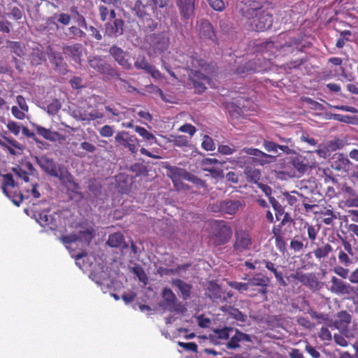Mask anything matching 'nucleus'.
<instances>
[{
    "label": "nucleus",
    "mask_w": 358,
    "mask_h": 358,
    "mask_svg": "<svg viewBox=\"0 0 358 358\" xmlns=\"http://www.w3.org/2000/svg\"><path fill=\"white\" fill-rule=\"evenodd\" d=\"M245 20V24L250 30L264 31L273 24L272 14L264 10L261 3L256 1H248L241 8Z\"/></svg>",
    "instance_id": "f257e3e1"
},
{
    "label": "nucleus",
    "mask_w": 358,
    "mask_h": 358,
    "mask_svg": "<svg viewBox=\"0 0 358 358\" xmlns=\"http://www.w3.org/2000/svg\"><path fill=\"white\" fill-rule=\"evenodd\" d=\"M36 163L47 174L59 178L62 182H73V176L64 165L58 164L46 156L36 157Z\"/></svg>",
    "instance_id": "f03ea898"
},
{
    "label": "nucleus",
    "mask_w": 358,
    "mask_h": 358,
    "mask_svg": "<svg viewBox=\"0 0 358 358\" xmlns=\"http://www.w3.org/2000/svg\"><path fill=\"white\" fill-rule=\"evenodd\" d=\"M89 66L107 78H119L120 73L101 55H90L87 57Z\"/></svg>",
    "instance_id": "7ed1b4c3"
},
{
    "label": "nucleus",
    "mask_w": 358,
    "mask_h": 358,
    "mask_svg": "<svg viewBox=\"0 0 358 358\" xmlns=\"http://www.w3.org/2000/svg\"><path fill=\"white\" fill-rule=\"evenodd\" d=\"M162 300L159 306L164 310L176 314L183 315L187 311L185 306L178 299L176 295L169 287H164L162 292Z\"/></svg>",
    "instance_id": "20e7f679"
},
{
    "label": "nucleus",
    "mask_w": 358,
    "mask_h": 358,
    "mask_svg": "<svg viewBox=\"0 0 358 358\" xmlns=\"http://www.w3.org/2000/svg\"><path fill=\"white\" fill-rule=\"evenodd\" d=\"M335 317L336 319L334 322V327L337 329L341 334L345 335V338H355L357 332L355 326L350 327L352 322L351 315L346 310H341L338 312Z\"/></svg>",
    "instance_id": "39448f33"
},
{
    "label": "nucleus",
    "mask_w": 358,
    "mask_h": 358,
    "mask_svg": "<svg viewBox=\"0 0 358 358\" xmlns=\"http://www.w3.org/2000/svg\"><path fill=\"white\" fill-rule=\"evenodd\" d=\"M115 141L117 145L122 146L132 154L136 153L138 150V139L135 135H131L127 131H118L115 136Z\"/></svg>",
    "instance_id": "423d86ee"
},
{
    "label": "nucleus",
    "mask_w": 358,
    "mask_h": 358,
    "mask_svg": "<svg viewBox=\"0 0 358 358\" xmlns=\"http://www.w3.org/2000/svg\"><path fill=\"white\" fill-rule=\"evenodd\" d=\"M146 41L153 51L159 53L167 50L169 44V38L165 32L149 34Z\"/></svg>",
    "instance_id": "0eeeda50"
},
{
    "label": "nucleus",
    "mask_w": 358,
    "mask_h": 358,
    "mask_svg": "<svg viewBox=\"0 0 358 358\" xmlns=\"http://www.w3.org/2000/svg\"><path fill=\"white\" fill-rule=\"evenodd\" d=\"M213 235L217 245H224L231 238L232 230L224 221H220L216 224Z\"/></svg>",
    "instance_id": "6e6552de"
},
{
    "label": "nucleus",
    "mask_w": 358,
    "mask_h": 358,
    "mask_svg": "<svg viewBox=\"0 0 358 358\" xmlns=\"http://www.w3.org/2000/svg\"><path fill=\"white\" fill-rule=\"evenodd\" d=\"M243 206L238 200H224L212 206L213 212H221L229 215H234Z\"/></svg>",
    "instance_id": "1a4fd4ad"
},
{
    "label": "nucleus",
    "mask_w": 358,
    "mask_h": 358,
    "mask_svg": "<svg viewBox=\"0 0 358 358\" xmlns=\"http://www.w3.org/2000/svg\"><path fill=\"white\" fill-rule=\"evenodd\" d=\"M124 22L121 18H112L104 24V34L110 38H117L124 33Z\"/></svg>",
    "instance_id": "9d476101"
},
{
    "label": "nucleus",
    "mask_w": 358,
    "mask_h": 358,
    "mask_svg": "<svg viewBox=\"0 0 358 358\" xmlns=\"http://www.w3.org/2000/svg\"><path fill=\"white\" fill-rule=\"evenodd\" d=\"M234 250L236 252H242L248 250L252 245L251 238L248 231L238 230L235 232Z\"/></svg>",
    "instance_id": "9b49d317"
},
{
    "label": "nucleus",
    "mask_w": 358,
    "mask_h": 358,
    "mask_svg": "<svg viewBox=\"0 0 358 358\" xmlns=\"http://www.w3.org/2000/svg\"><path fill=\"white\" fill-rule=\"evenodd\" d=\"M197 1L198 0H176V6L182 20L187 21L193 16Z\"/></svg>",
    "instance_id": "f8f14e48"
},
{
    "label": "nucleus",
    "mask_w": 358,
    "mask_h": 358,
    "mask_svg": "<svg viewBox=\"0 0 358 358\" xmlns=\"http://www.w3.org/2000/svg\"><path fill=\"white\" fill-rule=\"evenodd\" d=\"M250 288L252 287H259L258 293L266 296L268 287L270 284L269 278L262 273H257L248 279Z\"/></svg>",
    "instance_id": "ddd939ff"
},
{
    "label": "nucleus",
    "mask_w": 358,
    "mask_h": 358,
    "mask_svg": "<svg viewBox=\"0 0 358 358\" xmlns=\"http://www.w3.org/2000/svg\"><path fill=\"white\" fill-rule=\"evenodd\" d=\"M196 29L201 39L203 41L210 40L212 41L215 40V31L209 21L204 19L198 20Z\"/></svg>",
    "instance_id": "4468645a"
},
{
    "label": "nucleus",
    "mask_w": 358,
    "mask_h": 358,
    "mask_svg": "<svg viewBox=\"0 0 358 358\" xmlns=\"http://www.w3.org/2000/svg\"><path fill=\"white\" fill-rule=\"evenodd\" d=\"M288 160V162L294 167L295 170L294 176L296 177L303 176L310 167L308 159L300 155L290 157Z\"/></svg>",
    "instance_id": "2eb2a0df"
},
{
    "label": "nucleus",
    "mask_w": 358,
    "mask_h": 358,
    "mask_svg": "<svg viewBox=\"0 0 358 358\" xmlns=\"http://www.w3.org/2000/svg\"><path fill=\"white\" fill-rule=\"evenodd\" d=\"M34 217L41 227H47L51 230H55L57 227L55 215L50 213L49 211L43 210L41 212H36Z\"/></svg>",
    "instance_id": "dca6fc26"
},
{
    "label": "nucleus",
    "mask_w": 358,
    "mask_h": 358,
    "mask_svg": "<svg viewBox=\"0 0 358 358\" xmlns=\"http://www.w3.org/2000/svg\"><path fill=\"white\" fill-rule=\"evenodd\" d=\"M189 76L196 92H203L206 89V85L209 83L208 77L200 71H192Z\"/></svg>",
    "instance_id": "f3484780"
},
{
    "label": "nucleus",
    "mask_w": 358,
    "mask_h": 358,
    "mask_svg": "<svg viewBox=\"0 0 358 358\" xmlns=\"http://www.w3.org/2000/svg\"><path fill=\"white\" fill-rule=\"evenodd\" d=\"M331 283L330 290L333 293L348 295L355 292L354 287L335 276L331 277Z\"/></svg>",
    "instance_id": "a211bd4d"
},
{
    "label": "nucleus",
    "mask_w": 358,
    "mask_h": 358,
    "mask_svg": "<svg viewBox=\"0 0 358 358\" xmlns=\"http://www.w3.org/2000/svg\"><path fill=\"white\" fill-rule=\"evenodd\" d=\"M230 340L226 343L228 349H236L240 347L239 343L252 342V337L249 334H244L238 329H234V333L230 336Z\"/></svg>",
    "instance_id": "6ab92c4d"
},
{
    "label": "nucleus",
    "mask_w": 358,
    "mask_h": 358,
    "mask_svg": "<svg viewBox=\"0 0 358 358\" xmlns=\"http://www.w3.org/2000/svg\"><path fill=\"white\" fill-rule=\"evenodd\" d=\"M350 165V161L343 154L336 153L331 158V166L336 171L347 172Z\"/></svg>",
    "instance_id": "aec40b11"
},
{
    "label": "nucleus",
    "mask_w": 358,
    "mask_h": 358,
    "mask_svg": "<svg viewBox=\"0 0 358 358\" xmlns=\"http://www.w3.org/2000/svg\"><path fill=\"white\" fill-rule=\"evenodd\" d=\"M63 54L71 58L73 61L80 64L83 55V45L76 43L71 45H66L62 48Z\"/></svg>",
    "instance_id": "412c9836"
},
{
    "label": "nucleus",
    "mask_w": 358,
    "mask_h": 358,
    "mask_svg": "<svg viewBox=\"0 0 358 358\" xmlns=\"http://www.w3.org/2000/svg\"><path fill=\"white\" fill-rule=\"evenodd\" d=\"M50 63L55 66V70L62 74H66L67 72V64L61 52L50 50L48 52Z\"/></svg>",
    "instance_id": "4be33fe9"
},
{
    "label": "nucleus",
    "mask_w": 358,
    "mask_h": 358,
    "mask_svg": "<svg viewBox=\"0 0 358 358\" xmlns=\"http://www.w3.org/2000/svg\"><path fill=\"white\" fill-rule=\"evenodd\" d=\"M155 9L152 0H145V2L141 0H137L134 4L133 10L138 17H143L149 15L150 11L155 13Z\"/></svg>",
    "instance_id": "5701e85b"
},
{
    "label": "nucleus",
    "mask_w": 358,
    "mask_h": 358,
    "mask_svg": "<svg viewBox=\"0 0 358 358\" xmlns=\"http://www.w3.org/2000/svg\"><path fill=\"white\" fill-rule=\"evenodd\" d=\"M110 55L114 59L125 69H131L132 68L131 64L125 58L126 52L117 45H113L108 50Z\"/></svg>",
    "instance_id": "b1692460"
},
{
    "label": "nucleus",
    "mask_w": 358,
    "mask_h": 358,
    "mask_svg": "<svg viewBox=\"0 0 358 358\" xmlns=\"http://www.w3.org/2000/svg\"><path fill=\"white\" fill-rule=\"evenodd\" d=\"M134 66L137 69H142L150 73L153 78H158L161 77L160 72L152 64H150L145 57L139 56L135 63Z\"/></svg>",
    "instance_id": "393cba45"
},
{
    "label": "nucleus",
    "mask_w": 358,
    "mask_h": 358,
    "mask_svg": "<svg viewBox=\"0 0 358 358\" xmlns=\"http://www.w3.org/2000/svg\"><path fill=\"white\" fill-rule=\"evenodd\" d=\"M341 192L345 195L346 206L358 208V195L352 187L344 184L341 187Z\"/></svg>",
    "instance_id": "a878e982"
},
{
    "label": "nucleus",
    "mask_w": 358,
    "mask_h": 358,
    "mask_svg": "<svg viewBox=\"0 0 358 358\" xmlns=\"http://www.w3.org/2000/svg\"><path fill=\"white\" fill-rule=\"evenodd\" d=\"M167 176L172 180L173 184L176 185L177 182L181 179L187 180L189 172L185 169L177 167L168 166H166Z\"/></svg>",
    "instance_id": "bb28decb"
},
{
    "label": "nucleus",
    "mask_w": 358,
    "mask_h": 358,
    "mask_svg": "<svg viewBox=\"0 0 358 358\" xmlns=\"http://www.w3.org/2000/svg\"><path fill=\"white\" fill-rule=\"evenodd\" d=\"M6 9L8 10L6 15L15 20L22 19L24 15V6L15 1L8 3Z\"/></svg>",
    "instance_id": "cd10ccee"
},
{
    "label": "nucleus",
    "mask_w": 358,
    "mask_h": 358,
    "mask_svg": "<svg viewBox=\"0 0 358 358\" xmlns=\"http://www.w3.org/2000/svg\"><path fill=\"white\" fill-rule=\"evenodd\" d=\"M208 296L213 301H225L231 295L226 296L222 289L216 284L210 282L208 287Z\"/></svg>",
    "instance_id": "c85d7f7f"
},
{
    "label": "nucleus",
    "mask_w": 358,
    "mask_h": 358,
    "mask_svg": "<svg viewBox=\"0 0 358 358\" xmlns=\"http://www.w3.org/2000/svg\"><path fill=\"white\" fill-rule=\"evenodd\" d=\"M171 284L177 287L180 293L183 300L186 301L191 297L192 286L180 279H173Z\"/></svg>",
    "instance_id": "c756f323"
},
{
    "label": "nucleus",
    "mask_w": 358,
    "mask_h": 358,
    "mask_svg": "<svg viewBox=\"0 0 358 358\" xmlns=\"http://www.w3.org/2000/svg\"><path fill=\"white\" fill-rule=\"evenodd\" d=\"M299 282L310 289H317L319 286V281L313 273L301 271Z\"/></svg>",
    "instance_id": "7c9ffc66"
},
{
    "label": "nucleus",
    "mask_w": 358,
    "mask_h": 358,
    "mask_svg": "<svg viewBox=\"0 0 358 358\" xmlns=\"http://www.w3.org/2000/svg\"><path fill=\"white\" fill-rule=\"evenodd\" d=\"M6 48L9 49L12 53H14L20 57H24L27 54L25 44L20 41H6Z\"/></svg>",
    "instance_id": "2f4dec72"
},
{
    "label": "nucleus",
    "mask_w": 358,
    "mask_h": 358,
    "mask_svg": "<svg viewBox=\"0 0 358 358\" xmlns=\"http://www.w3.org/2000/svg\"><path fill=\"white\" fill-rule=\"evenodd\" d=\"M332 251L333 248L329 243H323L321 245H317L316 248L313 250V253L317 260L322 261L327 258Z\"/></svg>",
    "instance_id": "473e14b6"
},
{
    "label": "nucleus",
    "mask_w": 358,
    "mask_h": 358,
    "mask_svg": "<svg viewBox=\"0 0 358 358\" xmlns=\"http://www.w3.org/2000/svg\"><path fill=\"white\" fill-rule=\"evenodd\" d=\"M29 61L32 66L41 65L45 61V57L43 51L40 48H33L32 52L29 55Z\"/></svg>",
    "instance_id": "72a5a7b5"
},
{
    "label": "nucleus",
    "mask_w": 358,
    "mask_h": 358,
    "mask_svg": "<svg viewBox=\"0 0 358 358\" xmlns=\"http://www.w3.org/2000/svg\"><path fill=\"white\" fill-rule=\"evenodd\" d=\"M301 42L297 38H291L289 41H286L285 44L280 45V50L284 53H292L295 50H300Z\"/></svg>",
    "instance_id": "f704fd0d"
},
{
    "label": "nucleus",
    "mask_w": 358,
    "mask_h": 358,
    "mask_svg": "<svg viewBox=\"0 0 358 358\" xmlns=\"http://www.w3.org/2000/svg\"><path fill=\"white\" fill-rule=\"evenodd\" d=\"M107 244L111 248H122L125 246L123 235L121 233L110 234L107 241Z\"/></svg>",
    "instance_id": "c9c22d12"
},
{
    "label": "nucleus",
    "mask_w": 358,
    "mask_h": 358,
    "mask_svg": "<svg viewBox=\"0 0 358 358\" xmlns=\"http://www.w3.org/2000/svg\"><path fill=\"white\" fill-rule=\"evenodd\" d=\"M33 126L36 129L37 133L47 140L52 141H55L56 137L59 136L57 132L52 131L50 129H45L40 125L33 124Z\"/></svg>",
    "instance_id": "e433bc0d"
},
{
    "label": "nucleus",
    "mask_w": 358,
    "mask_h": 358,
    "mask_svg": "<svg viewBox=\"0 0 358 358\" xmlns=\"http://www.w3.org/2000/svg\"><path fill=\"white\" fill-rule=\"evenodd\" d=\"M245 154L248 155H252L259 157H264V158H271L273 160H275V157L266 154L262 150L253 148H244L243 150H241V155Z\"/></svg>",
    "instance_id": "4c0bfd02"
},
{
    "label": "nucleus",
    "mask_w": 358,
    "mask_h": 358,
    "mask_svg": "<svg viewBox=\"0 0 358 358\" xmlns=\"http://www.w3.org/2000/svg\"><path fill=\"white\" fill-rule=\"evenodd\" d=\"M3 192L5 194L6 196H10V191L8 189V187H15V182L13 180V176L10 173H7L3 175Z\"/></svg>",
    "instance_id": "58836bf2"
},
{
    "label": "nucleus",
    "mask_w": 358,
    "mask_h": 358,
    "mask_svg": "<svg viewBox=\"0 0 358 358\" xmlns=\"http://www.w3.org/2000/svg\"><path fill=\"white\" fill-rule=\"evenodd\" d=\"M261 50L263 53H268V55H275L277 52L281 51L280 45H276L273 41H266L261 45Z\"/></svg>",
    "instance_id": "ea45409f"
},
{
    "label": "nucleus",
    "mask_w": 358,
    "mask_h": 358,
    "mask_svg": "<svg viewBox=\"0 0 358 358\" xmlns=\"http://www.w3.org/2000/svg\"><path fill=\"white\" fill-rule=\"evenodd\" d=\"M99 13L101 21L104 22L107 20H112L116 17V13L114 9L109 10L105 6H99Z\"/></svg>",
    "instance_id": "a19ab883"
},
{
    "label": "nucleus",
    "mask_w": 358,
    "mask_h": 358,
    "mask_svg": "<svg viewBox=\"0 0 358 358\" xmlns=\"http://www.w3.org/2000/svg\"><path fill=\"white\" fill-rule=\"evenodd\" d=\"M189 139L190 138L183 135H171L169 141L173 143L175 146L183 147L188 145Z\"/></svg>",
    "instance_id": "79ce46f5"
},
{
    "label": "nucleus",
    "mask_w": 358,
    "mask_h": 358,
    "mask_svg": "<svg viewBox=\"0 0 358 358\" xmlns=\"http://www.w3.org/2000/svg\"><path fill=\"white\" fill-rule=\"evenodd\" d=\"M135 131L145 141H148L150 145H152L153 143H157L156 137L152 134L147 131L145 128L136 126L135 127Z\"/></svg>",
    "instance_id": "37998d69"
},
{
    "label": "nucleus",
    "mask_w": 358,
    "mask_h": 358,
    "mask_svg": "<svg viewBox=\"0 0 358 358\" xmlns=\"http://www.w3.org/2000/svg\"><path fill=\"white\" fill-rule=\"evenodd\" d=\"M66 36L69 38H81L86 36V34L84 31L80 29L79 27L71 26L68 28V33H66Z\"/></svg>",
    "instance_id": "c03bdc74"
},
{
    "label": "nucleus",
    "mask_w": 358,
    "mask_h": 358,
    "mask_svg": "<svg viewBox=\"0 0 358 358\" xmlns=\"http://www.w3.org/2000/svg\"><path fill=\"white\" fill-rule=\"evenodd\" d=\"M234 333V329L231 327H225L223 329H216L214 330L215 336L222 340H227L230 338L231 334Z\"/></svg>",
    "instance_id": "a18cd8bd"
},
{
    "label": "nucleus",
    "mask_w": 358,
    "mask_h": 358,
    "mask_svg": "<svg viewBox=\"0 0 358 358\" xmlns=\"http://www.w3.org/2000/svg\"><path fill=\"white\" fill-rule=\"evenodd\" d=\"M321 215L324 217L322 222L327 225H332L337 215L330 209H326L321 212Z\"/></svg>",
    "instance_id": "49530a36"
},
{
    "label": "nucleus",
    "mask_w": 358,
    "mask_h": 358,
    "mask_svg": "<svg viewBox=\"0 0 358 358\" xmlns=\"http://www.w3.org/2000/svg\"><path fill=\"white\" fill-rule=\"evenodd\" d=\"M90 277L99 285H103L108 281V274L101 271L100 274L95 272L91 273Z\"/></svg>",
    "instance_id": "de8ad7c7"
},
{
    "label": "nucleus",
    "mask_w": 358,
    "mask_h": 358,
    "mask_svg": "<svg viewBox=\"0 0 358 358\" xmlns=\"http://www.w3.org/2000/svg\"><path fill=\"white\" fill-rule=\"evenodd\" d=\"M77 236L78 237V241L85 242L87 244L90 243L94 236L92 231L89 229L79 231Z\"/></svg>",
    "instance_id": "09e8293b"
},
{
    "label": "nucleus",
    "mask_w": 358,
    "mask_h": 358,
    "mask_svg": "<svg viewBox=\"0 0 358 358\" xmlns=\"http://www.w3.org/2000/svg\"><path fill=\"white\" fill-rule=\"evenodd\" d=\"M228 285L231 288H234L240 292H243L248 291L250 289L248 282H236V281H230V282H228Z\"/></svg>",
    "instance_id": "8fccbe9b"
},
{
    "label": "nucleus",
    "mask_w": 358,
    "mask_h": 358,
    "mask_svg": "<svg viewBox=\"0 0 358 358\" xmlns=\"http://www.w3.org/2000/svg\"><path fill=\"white\" fill-rule=\"evenodd\" d=\"M331 117L334 120L348 124H353L355 120L354 117L341 114H333Z\"/></svg>",
    "instance_id": "3c124183"
},
{
    "label": "nucleus",
    "mask_w": 358,
    "mask_h": 358,
    "mask_svg": "<svg viewBox=\"0 0 358 358\" xmlns=\"http://www.w3.org/2000/svg\"><path fill=\"white\" fill-rule=\"evenodd\" d=\"M132 273L135 274L141 282H145L148 278L146 274L141 266H135L131 268Z\"/></svg>",
    "instance_id": "603ef678"
},
{
    "label": "nucleus",
    "mask_w": 358,
    "mask_h": 358,
    "mask_svg": "<svg viewBox=\"0 0 358 358\" xmlns=\"http://www.w3.org/2000/svg\"><path fill=\"white\" fill-rule=\"evenodd\" d=\"M351 35V31L349 30H345L341 32L340 38L336 42V47L341 48L345 44V42L348 41V37Z\"/></svg>",
    "instance_id": "864d4df0"
},
{
    "label": "nucleus",
    "mask_w": 358,
    "mask_h": 358,
    "mask_svg": "<svg viewBox=\"0 0 358 358\" xmlns=\"http://www.w3.org/2000/svg\"><path fill=\"white\" fill-rule=\"evenodd\" d=\"M202 148L207 151H213L215 149V145L213 140L208 136H204L201 143Z\"/></svg>",
    "instance_id": "5fc2aeb1"
},
{
    "label": "nucleus",
    "mask_w": 358,
    "mask_h": 358,
    "mask_svg": "<svg viewBox=\"0 0 358 358\" xmlns=\"http://www.w3.org/2000/svg\"><path fill=\"white\" fill-rule=\"evenodd\" d=\"M187 181H189L194 184L196 186L206 188L207 185L206 181L203 180L202 179L199 178L195 175H193L189 173L187 180Z\"/></svg>",
    "instance_id": "6e6d98bb"
},
{
    "label": "nucleus",
    "mask_w": 358,
    "mask_h": 358,
    "mask_svg": "<svg viewBox=\"0 0 358 358\" xmlns=\"http://www.w3.org/2000/svg\"><path fill=\"white\" fill-rule=\"evenodd\" d=\"M336 250H340L338 256L339 262L345 266L350 265L352 264V260L348 256V255L343 250H342L339 246L337 247Z\"/></svg>",
    "instance_id": "4d7b16f0"
},
{
    "label": "nucleus",
    "mask_w": 358,
    "mask_h": 358,
    "mask_svg": "<svg viewBox=\"0 0 358 358\" xmlns=\"http://www.w3.org/2000/svg\"><path fill=\"white\" fill-rule=\"evenodd\" d=\"M261 69L259 66H257V63L253 61H250L245 64L244 66V70L241 71V73H253L260 71Z\"/></svg>",
    "instance_id": "13d9d810"
},
{
    "label": "nucleus",
    "mask_w": 358,
    "mask_h": 358,
    "mask_svg": "<svg viewBox=\"0 0 358 358\" xmlns=\"http://www.w3.org/2000/svg\"><path fill=\"white\" fill-rule=\"evenodd\" d=\"M263 146L267 152L277 153L279 145L271 141L264 140Z\"/></svg>",
    "instance_id": "bf43d9fd"
},
{
    "label": "nucleus",
    "mask_w": 358,
    "mask_h": 358,
    "mask_svg": "<svg viewBox=\"0 0 358 358\" xmlns=\"http://www.w3.org/2000/svg\"><path fill=\"white\" fill-rule=\"evenodd\" d=\"M12 171L25 182H27L29 181L28 174L27 171L22 169V167L16 166L12 168Z\"/></svg>",
    "instance_id": "052dcab7"
},
{
    "label": "nucleus",
    "mask_w": 358,
    "mask_h": 358,
    "mask_svg": "<svg viewBox=\"0 0 358 358\" xmlns=\"http://www.w3.org/2000/svg\"><path fill=\"white\" fill-rule=\"evenodd\" d=\"M61 108V104L58 100H54L52 103L48 105L47 112L50 115L56 114Z\"/></svg>",
    "instance_id": "680f3d73"
},
{
    "label": "nucleus",
    "mask_w": 358,
    "mask_h": 358,
    "mask_svg": "<svg viewBox=\"0 0 358 358\" xmlns=\"http://www.w3.org/2000/svg\"><path fill=\"white\" fill-rule=\"evenodd\" d=\"M305 227L307 228V233L308 238L313 242L317 236L319 228L316 229L315 226L310 225L308 223L305 224Z\"/></svg>",
    "instance_id": "e2e57ef3"
},
{
    "label": "nucleus",
    "mask_w": 358,
    "mask_h": 358,
    "mask_svg": "<svg viewBox=\"0 0 358 358\" xmlns=\"http://www.w3.org/2000/svg\"><path fill=\"white\" fill-rule=\"evenodd\" d=\"M10 196H8L11 199L12 202L17 206H19L24 199L23 194L21 192H11Z\"/></svg>",
    "instance_id": "0e129e2a"
},
{
    "label": "nucleus",
    "mask_w": 358,
    "mask_h": 358,
    "mask_svg": "<svg viewBox=\"0 0 358 358\" xmlns=\"http://www.w3.org/2000/svg\"><path fill=\"white\" fill-rule=\"evenodd\" d=\"M6 127L7 129L15 136H17L22 129L20 124L14 121H9Z\"/></svg>",
    "instance_id": "69168bd1"
},
{
    "label": "nucleus",
    "mask_w": 358,
    "mask_h": 358,
    "mask_svg": "<svg viewBox=\"0 0 358 358\" xmlns=\"http://www.w3.org/2000/svg\"><path fill=\"white\" fill-rule=\"evenodd\" d=\"M99 132L102 137H110L114 134V129L112 126L104 125L99 129Z\"/></svg>",
    "instance_id": "338daca9"
},
{
    "label": "nucleus",
    "mask_w": 358,
    "mask_h": 358,
    "mask_svg": "<svg viewBox=\"0 0 358 358\" xmlns=\"http://www.w3.org/2000/svg\"><path fill=\"white\" fill-rule=\"evenodd\" d=\"M210 6L215 10L221 11L224 8V2L223 0H206Z\"/></svg>",
    "instance_id": "774afa93"
}]
</instances>
